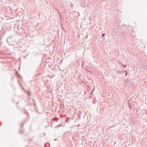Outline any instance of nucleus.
I'll list each match as a JSON object with an SVG mask.
<instances>
[{"instance_id": "8", "label": "nucleus", "mask_w": 147, "mask_h": 147, "mask_svg": "<svg viewBox=\"0 0 147 147\" xmlns=\"http://www.w3.org/2000/svg\"><path fill=\"white\" fill-rule=\"evenodd\" d=\"M20 132L22 133V134H23V132L22 131H21Z\"/></svg>"}, {"instance_id": "7", "label": "nucleus", "mask_w": 147, "mask_h": 147, "mask_svg": "<svg viewBox=\"0 0 147 147\" xmlns=\"http://www.w3.org/2000/svg\"><path fill=\"white\" fill-rule=\"evenodd\" d=\"M21 128H22V124L21 125Z\"/></svg>"}, {"instance_id": "2", "label": "nucleus", "mask_w": 147, "mask_h": 147, "mask_svg": "<svg viewBox=\"0 0 147 147\" xmlns=\"http://www.w3.org/2000/svg\"><path fill=\"white\" fill-rule=\"evenodd\" d=\"M144 68L147 70V66L146 65H144Z\"/></svg>"}, {"instance_id": "4", "label": "nucleus", "mask_w": 147, "mask_h": 147, "mask_svg": "<svg viewBox=\"0 0 147 147\" xmlns=\"http://www.w3.org/2000/svg\"><path fill=\"white\" fill-rule=\"evenodd\" d=\"M60 126H60V125H58L57 126H56V127H60Z\"/></svg>"}, {"instance_id": "6", "label": "nucleus", "mask_w": 147, "mask_h": 147, "mask_svg": "<svg viewBox=\"0 0 147 147\" xmlns=\"http://www.w3.org/2000/svg\"><path fill=\"white\" fill-rule=\"evenodd\" d=\"M123 67L124 68H125L126 67V65H123Z\"/></svg>"}, {"instance_id": "10", "label": "nucleus", "mask_w": 147, "mask_h": 147, "mask_svg": "<svg viewBox=\"0 0 147 147\" xmlns=\"http://www.w3.org/2000/svg\"><path fill=\"white\" fill-rule=\"evenodd\" d=\"M66 122H67V120H66Z\"/></svg>"}, {"instance_id": "9", "label": "nucleus", "mask_w": 147, "mask_h": 147, "mask_svg": "<svg viewBox=\"0 0 147 147\" xmlns=\"http://www.w3.org/2000/svg\"><path fill=\"white\" fill-rule=\"evenodd\" d=\"M121 65L122 66H123V64L122 63H121Z\"/></svg>"}, {"instance_id": "5", "label": "nucleus", "mask_w": 147, "mask_h": 147, "mask_svg": "<svg viewBox=\"0 0 147 147\" xmlns=\"http://www.w3.org/2000/svg\"><path fill=\"white\" fill-rule=\"evenodd\" d=\"M127 75V72H126V73L125 74V76H126Z\"/></svg>"}, {"instance_id": "1", "label": "nucleus", "mask_w": 147, "mask_h": 147, "mask_svg": "<svg viewBox=\"0 0 147 147\" xmlns=\"http://www.w3.org/2000/svg\"><path fill=\"white\" fill-rule=\"evenodd\" d=\"M119 27L118 26H115L114 28L112 29V31L115 33V35L117 36H120L121 35V33L119 31Z\"/></svg>"}, {"instance_id": "3", "label": "nucleus", "mask_w": 147, "mask_h": 147, "mask_svg": "<svg viewBox=\"0 0 147 147\" xmlns=\"http://www.w3.org/2000/svg\"><path fill=\"white\" fill-rule=\"evenodd\" d=\"M105 35V34H102V37H104V36Z\"/></svg>"}]
</instances>
